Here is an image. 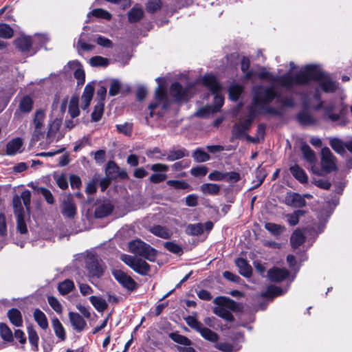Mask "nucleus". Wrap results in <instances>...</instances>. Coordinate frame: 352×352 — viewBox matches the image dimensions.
Listing matches in <instances>:
<instances>
[{"label":"nucleus","mask_w":352,"mask_h":352,"mask_svg":"<svg viewBox=\"0 0 352 352\" xmlns=\"http://www.w3.org/2000/svg\"><path fill=\"white\" fill-rule=\"evenodd\" d=\"M290 241L292 247L297 248L305 241V236L300 230H296L292 234Z\"/></svg>","instance_id":"obj_37"},{"label":"nucleus","mask_w":352,"mask_h":352,"mask_svg":"<svg viewBox=\"0 0 352 352\" xmlns=\"http://www.w3.org/2000/svg\"><path fill=\"white\" fill-rule=\"evenodd\" d=\"M144 11L139 6H134L128 13V19L130 23H135L142 19Z\"/></svg>","instance_id":"obj_30"},{"label":"nucleus","mask_w":352,"mask_h":352,"mask_svg":"<svg viewBox=\"0 0 352 352\" xmlns=\"http://www.w3.org/2000/svg\"><path fill=\"white\" fill-rule=\"evenodd\" d=\"M0 334L2 338L6 341H10L13 338L10 329L4 323L0 324Z\"/></svg>","instance_id":"obj_52"},{"label":"nucleus","mask_w":352,"mask_h":352,"mask_svg":"<svg viewBox=\"0 0 352 352\" xmlns=\"http://www.w3.org/2000/svg\"><path fill=\"white\" fill-rule=\"evenodd\" d=\"M104 112V102L98 101L94 107V110L91 113L92 120L97 122L100 120Z\"/></svg>","instance_id":"obj_46"},{"label":"nucleus","mask_w":352,"mask_h":352,"mask_svg":"<svg viewBox=\"0 0 352 352\" xmlns=\"http://www.w3.org/2000/svg\"><path fill=\"white\" fill-rule=\"evenodd\" d=\"M284 293L283 289L274 285H270L267 290L261 294V296L264 298H274V296L282 295Z\"/></svg>","instance_id":"obj_40"},{"label":"nucleus","mask_w":352,"mask_h":352,"mask_svg":"<svg viewBox=\"0 0 352 352\" xmlns=\"http://www.w3.org/2000/svg\"><path fill=\"white\" fill-rule=\"evenodd\" d=\"M156 81L158 83V87L155 90V97L153 102L148 106L150 117H153L155 114L162 116L170 104L166 89L162 85L163 79L157 78Z\"/></svg>","instance_id":"obj_4"},{"label":"nucleus","mask_w":352,"mask_h":352,"mask_svg":"<svg viewBox=\"0 0 352 352\" xmlns=\"http://www.w3.org/2000/svg\"><path fill=\"white\" fill-rule=\"evenodd\" d=\"M285 202L287 206L294 208H301L306 205L305 197L296 192H288L285 197Z\"/></svg>","instance_id":"obj_17"},{"label":"nucleus","mask_w":352,"mask_h":352,"mask_svg":"<svg viewBox=\"0 0 352 352\" xmlns=\"http://www.w3.org/2000/svg\"><path fill=\"white\" fill-rule=\"evenodd\" d=\"M94 92V87L93 84H87L85 86L83 94L81 96V108L83 110H86L89 107L93 98Z\"/></svg>","instance_id":"obj_21"},{"label":"nucleus","mask_w":352,"mask_h":352,"mask_svg":"<svg viewBox=\"0 0 352 352\" xmlns=\"http://www.w3.org/2000/svg\"><path fill=\"white\" fill-rule=\"evenodd\" d=\"M34 318L39 327L43 329L48 328V321L45 314L39 309H36L33 314Z\"/></svg>","instance_id":"obj_33"},{"label":"nucleus","mask_w":352,"mask_h":352,"mask_svg":"<svg viewBox=\"0 0 352 352\" xmlns=\"http://www.w3.org/2000/svg\"><path fill=\"white\" fill-rule=\"evenodd\" d=\"M203 232L204 226L200 223L189 224L186 227V233L190 235L198 236L201 234Z\"/></svg>","instance_id":"obj_43"},{"label":"nucleus","mask_w":352,"mask_h":352,"mask_svg":"<svg viewBox=\"0 0 352 352\" xmlns=\"http://www.w3.org/2000/svg\"><path fill=\"white\" fill-rule=\"evenodd\" d=\"M170 337L174 342L177 343L187 346L191 344V341L188 338L179 333H172L170 335Z\"/></svg>","instance_id":"obj_56"},{"label":"nucleus","mask_w":352,"mask_h":352,"mask_svg":"<svg viewBox=\"0 0 352 352\" xmlns=\"http://www.w3.org/2000/svg\"><path fill=\"white\" fill-rule=\"evenodd\" d=\"M58 290L59 293L65 296L75 289V285L73 280L65 279L58 285Z\"/></svg>","instance_id":"obj_29"},{"label":"nucleus","mask_w":352,"mask_h":352,"mask_svg":"<svg viewBox=\"0 0 352 352\" xmlns=\"http://www.w3.org/2000/svg\"><path fill=\"white\" fill-rule=\"evenodd\" d=\"M203 84L207 87L211 92L214 94V105L206 106L199 109L195 115L197 117L205 118L210 114L217 112L223 104L224 98L219 92L221 86L217 80V78L212 74H208L202 78Z\"/></svg>","instance_id":"obj_3"},{"label":"nucleus","mask_w":352,"mask_h":352,"mask_svg":"<svg viewBox=\"0 0 352 352\" xmlns=\"http://www.w3.org/2000/svg\"><path fill=\"white\" fill-rule=\"evenodd\" d=\"M208 179L212 181H223L226 179V172L214 170L208 175Z\"/></svg>","instance_id":"obj_63"},{"label":"nucleus","mask_w":352,"mask_h":352,"mask_svg":"<svg viewBox=\"0 0 352 352\" xmlns=\"http://www.w3.org/2000/svg\"><path fill=\"white\" fill-rule=\"evenodd\" d=\"M257 75L259 78L280 85L288 91H293L296 86L306 85L312 80L316 81L317 86L314 88L312 96L307 93L301 94L304 105L311 107L316 110L323 107V102L321 101V90L330 93L336 91L338 87L336 82L316 65H307L294 75L288 72L282 76H274L265 69H262Z\"/></svg>","instance_id":"obj_1"},{"label":"nucleus","mask_w":352,"mask_h":352,"mask_svg":"<svg viewBox=\"0 0 352 352\" xmlns=\"http://www.w3.org/2000/svg\"><path fill=\"white\" fill-rule=\"evenodd\" d=\"M321 155V166L325 172L330 173L336 168L335 157L329 148H323Z\"/></svg>","instance_id":"obj_13"},{"label":"nucleus","mask_w":352,"mask_h":352,"mask_svg":"<svg viewBox=\"0 0 352 352\" xmlns=\"http://www.w3.org/2000/svg\"><path fill=\"white\" fill-rule=\"evenodd\" d=\"M116 128L120 133H123L125 135H130L132 132L133 124L124 122L123 124H117Z\"/></svg>","instance_id":"obj_57"},{"label":"nucleus","mask_w":352,"mask_h":352,"mask_svg":"<svg viewBox=\"0 0 352 352\" xmlns=\"http://www.w3.org/2000/svg\"><path fill=\"white\" fill-rule=\"evenodd\" d=\"M161 6V0H150L146 4V10L153 13L160 9Z\"/></svg>","instance_id":"obj_59"},{"label":"nucleus","mask_w":352,"mask_h":352,"mask_svg":"<svg viewBox=\"0 0 352 352\" xmlns=\"http://www.w3.org/2000/svg\"><path fill=\"white\" fill-rule=\"evenodd\" d=\"M194 85H190L184 88L179 82H174L170 87V95L177 101H186L195 93Z\"/></svg>","instance_id":"obj_8"},{"label":"nucleus","mask_w":352,"mask_h":352,"mask_svg":"<svg viewBox=\"0 0 352 352\" xmlns=\"http://www.w3.org/2000/svg\"><path fill=\"white\" fill-rule=\"evenodd\" d=\"M89 300L94 308L99 312H102L107 309L108 305L105 300L99 296H91Z\"/></svg>","instance_id":"obj_35"},{"label":"nucleus","mask_w":352,"mask_h":352,"mask_svg":"<svg viewBox=\"0 0 352 352\" xmlns=\"http://www.w3.org/2000/svg\"><path fill=\"white\" fill-rule=\"evenodd\" d=\"M292 175L301 184H306L308 182V177L304 170L298 165L295 164L289 168Z\"/></svg>","instance_id":"obj_25"},{"label":"nucleus","mask_w":352,"mask_h":352,"mask_svg":"<svg viewBox=\"0 0 352 352\" xmlns=\"http://www.w3.org/2000/svg\"><path fill=\"white\" fill-rule=\"evenodd\" d=\"M52 324L56 337L58 338L61 341H64L66 338V333L65 328L63 327L61 322L58 318H55L52 319Z\"/></svg>","instance_id":"obj_27"},{"label":"nucleus","mask_w":352,"mask_h":352,"mask_svg":"<svg viewBox=\"0 0 352 352\" xmlns=\"http://www.w3.org/2000/svg\"><path fill=\"white\" fill-rule=\"evenodd\" d=\"M129 251L150 261L155 259L157 251L141 240H134L129 243Z\"/></svg>","instance_id":"obj_6"},{"label":"nucleus","mask_w":352,"mask_h":352,"mask_svg":"<svg viewBox=\"0 0 352 352\" xmlns=\"http://www.w3.org/2000/svg\"><path fill=\"white\" fill-rule=\"evenodd\" d=\"M256 111H257L258 113L259 110L258 109H255L254 107V103L252 104V106L250 109V117L245 120L244 121L236 124L232 129V138H241L245 135V132L247 130L249 129V128L252 125V120L254 117L255 116Z\"/></svg>","instance_id":"obj_11"},{"label":"nucleus","mask_w":352,"mask_h":352,"mask_svg":"<svg viewBox=\"0 0 352 352\" xmlns=\"http://www.w3.org/2000/svg\"><path fill=\"white\" fill-rule=\"evenodd\" d=\"M186 151L184 149H179L177 151H170L168 153L166 160L170 162L175 161L182 158L186 155Z\"/></svg>","instance_id":"obj_53"},{"label":"nucleus","mask_w":352,"mask_h":352,"mask_svg":"<svg viewBox=\"0 0 352 352\" xmlns=\"http://www.w3.org/2000/svg\"><path fill=\"white\" fill-rule=\"evenodd\" d=\"M45 111L43 109H36L32 120V126H33V137L36 140H39L40 139L44 138L45 131H43V128L45 126Z\"/></svg>","instance_id":"obj_10"},{"label":"nucleus","mask_w":352,"mask_h":352,"mask_svg":"<svg viewBox=\"0 0 352 352\" xmlns=\"http://www.w3.org/2000/svg\"><path fill=\"white\" fill-rule=\"evenodd\" d=\"M61 212L66 218L72 219L76 214V207L69 197L63 200L61 205Z\"/></svg>","instance_id":"obj_18"},{"label":"nucleus","mask_w":352,"mask_h":352,"mask_svg":"<svg viewBox=\"0 0 352 352\" xmlns=\"http://www.w3.org/2000/svg\"><path fill=\"white\" fill-rule=\"evenodd\" d=\"M166 184L176 189H186L189 187V184L184 181L168 180Z\"/></svg>","instance_id":"obj_60"},{"label":"nucleus","mask_w":352,"mask_h":352,"mask_svg":"<svg viewBox=\"0 0 352 352\" xmlns=\"http://www.w3.org/2000/svg\"><path fill=\"white\" fill-rule=\"evenodd\" d=\"M214 302L217 305L213 309L214 314L230 322L234 320L230 311L237 309L238 305L235 301L229 298L219 296L214 300Z\"/></svg>","instance_id":"obj_5"},{"label":"nucleus","mask_w":352,"mask_h":352,"mask_svg":"<svg viewBox=\"0 0 352 352\" xmlns=\"http://www.w3.org/2000/svg\"><path fill=\"white\" fill-rule=\"evenodd\" d=\"M12 204L15 216L25 214L23 208L22 206L21 200L19 196L16 195L13 197Z\"/></svg>","instance_id":"obj_51"},{"label":"nucleus","mask_w":352,"mask_h":352,"mask_svg":"<svg viewBox=\"0 0 352 352\" xmlns=\"http://www.w3.org/2000/svg\"><path fill=\"white\" fill-rule=\"evenodd\" d=\"M120 258L124 263L140 274L146 275L150 271L149 265L142 259L127 254L121 255Z\"/></svg>","instance_id":"obj_9"},{"label":"nucleus","mask_w":352,"mask_h":352,"mask_svg":"<svg viewBox=\"0 0 352 352\" xmlns=\"http://www.w3.org/2000/svg\"><path fill=\"white\" fill-rule=\"evenodd\" d=\"M68 315L69 321L76 331L81 332L85 329L87 322L80 314L70 311Z\"/></svg>","instance_id":"obj_19"},{"label":"nucleus","mask_w":352,"mask_h":352,"mask_svg":"<svg viewBox=\"0 0 352 352\" xmlns=\"http://www.w3.org/2000/svg\"><path fill=\"white\" fill-rule=\"evenodd\" d=\"M185 321L190 327L199 333L201 337L205 340L211 342H217L219 340L218 334L204 327L195 316H188L185 318Z\"/></svg>","instance_id":"obj_7"},{"label":"nucleus","mask_w":352,"mask_h":352,"mask_svg":"<svg viewBox=\"0 0 352 352\" xmlns=\"http://www.w3.org/2000/svg\"><path fill=\"white\" fill-rule=\"evenodd\" d=\"M265 228L275 236L280 235L285 230L284 226L274 223H266L265 224Z\"/></svg>","instance_id":"obj_42"},{"label":"nucleus","mask_w":352,"mask_h":352,"mask_svg":"<svg viewBox=\"0 0 352 352\" xmlns=\"http://www.w3.org/2000/svg\"><path fill=\"white\" fill-rule=\"evenodd\" d=\"M301 151L302 153L304 159L307 160L309 164H314L316 162V158L315 153L307 144L302 145Z\"/></svg>","instance_id":"obj_38"},{"label":"nucleus","mask_w":352,"mask_h":352,"mask_svg":"<svg viewBox=\"0 0 352 352\" xmlns=\"http://www.w3.org/2000/svg\"><path fill=\"white\" fill-rule=\"evenodd\" d=\"M61 124L62 120L59 118L50 121L46 133V138L49 142H52L54 140L58 142L62 138V135H57Z\"/></svg>","instance_id":"obj_15"},{"label":"nucleus","mask_w":352,"mask_h":352,"mask_svg":"<svg viewBox=\"0 0 352 352\" xmlns=\"http://www.w3.org/2000/svg\"><path fill=\"white\" fill-rule=\"evenodd\" d=\"M22 145L23 142L21 138H17L12 140L7 144L6 154L8 155H14L17 153H21Z\"/></svg>","instance_id":"obj_22"},{"label":"nucleus","mask_w":352,"mask_h":352,"mask_svg":"<svg viewBox=\"0 0 352 352\" xmlns=\"http://www.w3.org/2000/svg\"><path fill=\"white\" fill-rule=\"evenodd\" d=\"M254 91V107L258 109L259 113H265L273 116H278L282 113L278 108H273L267 105L275 98L285 107H293L294 100L292 97H281L278 95L274 85L269 87L257 86Z\"/></svg>","instance_id":"obj_2"},{"label":"nucleus","mask_w":352,"mask_h":352,"mask_svg":"<svg viewBox=\"0 0 352 352\" xmlns=\"http://www.w3.org/2000/svg\"><path fill=\"white\" fill-rule=\"evenodd\" d=\"M306 211L304 210H296L294 213L287 214V221L292 226H296L299 222L300 217L304 216Z\"/></svg>","instance_id":"obj_41"},{"label":"nucleus","mask_w":352,"mask_h":352,"mask_svg":"<svg viewBox=\"0 0 352 352\" xmlns=\"http://www.w3.org/2000/svg\"><path fill=\"white\" fill-rule=\"evenodd\" d=\"M200 189L204 195H217L220 192L221 186L217 184L208 183L201 185Z\"/></svg>","instance_id":"obj_34"},{"label":"nucleus","mask_w":352,"mask_h":352,"mask_svg":"<svg viewBox=\"0 0 352 352\" xmlns=\"http://www.w3.org/2000/svg\"><path fill=\"white\" fill-rule=\"evenodd\" d=\"M78 98L76 96L72 97L69 104V113L71 117L74 118L79 116L80 110L78 107Z\"/></svg>","instance_id":"obj_39"},{"label":"nucleus","mask_w":352,"mask_h":352,"mask_svg":"<svg viewBox=\"0 0 352 352\" xmlns=\"http://www.w3.org/2000/svg\"><path fill=\"white\" fill-rule=\"evenodd\" d=\"M21 201L23 202V204L28 210L29 212L30 207V199H31V192L28 190H25L23 191L20 196Z\"/></svg>","instance_id":"obj_61"},{"label":"nucleus","mask_w":352,"mask_h":352,"mask_svg":"<svg viewBox=\"0 0 352 352\" xmlns=\"http://www.w3.org/2000/svg\"><path fill=\"white\" fill-rule=\"evenodd\" d=\"M250 67V60L248 58L243 57L241 60V69L245 73V78L250 79L252 76V72L248 71Z\"/></svg>","instance_id":"obj_62"},{"label":"nucleus","mask_w":352,"mask_h":352,"mask_svg":"<svg viewBox=\"0 0 352 352\" xmlns=\"http://www.w3.org/2000/svg\"><path fill=\"white\" fill-rule=\"evenodd\" d=\"M86 267L91 276L100 277L103 273L101 265L94 256L88 257L86 259Z\"/></svg>","instance_id":"obj_16"},{"label":"nucleus","mask_w":352,"mask_h":352,"mask_svg":"<svg viewBox=\"0 0 352 352\" xmlns=\"http://www.w3.org/2000/svg\"><path fill=\"white\" fill-rule=\"evenodd\" d=\"M289 274L286 269L273 267L268 270L267 276L271 281L281 282L289 276Z\"/></svg>","instance_id":"obj_20"},{"label":"nucleus","mask_w":352,"mask_h":352,"mask_svg":"<svg viewBox=\"0 0 352 352\" xmlns=\"http://www.w3.org/2000/svg\"><path fill=\"white\" fill-rule=\"evenodd\" d=\"M10 322L16 327H21L23 324L22 315L16 309H11L8 312Z\"/></svg>","instance_id":"obj_32"},{"label":"nucleus","mask_w":352,"mask_h":352,"mask_svg":"<svg viewBox=\"0 0 352 352\" xmlns=\"http://www.w3.org/2000/svg\"><path fill=\"white\" fill-rule=\"evenodd\" d=\"M150 232L154 235L165 239H169L172 236L171 231L162 226H155L151 228Z\"/></svg>","instance_id":"obj_28"},{"label":"nucleus","mask_w":352,"mask_h":352,"mask_svg":"<svg viewBox=\"0 0 352 352\" xmlns=\"http://www.w3.org/2000/svg\"><path fill=\"white\" fill-rule=\"evenodd\" d=\"M116 280L124 288L133 291L136 288V283L133 278L120 270H115L112 272Z\"/></svg>","instance_id":"obj_14"},{"label":"nucleus","mask_w":352,"mask_h":352,"mask_svg":"<svg viewBox=\"0 0 352 352\" xmlns=\"http://www.w3.org/2000/svg\"><path fill=\"white\" fill-rule=\"evenodd\" d=\"M235 263L239 269V272L241 275L245 277H249L251 276L252 267L245 259L239 258L235 261Z\"/></svg>","instance_id":"obj_26"},{"label":"nucleus","mask_w":352,"mask_h":352,"mask_svg":"<svg viewBox=\"0 0 352 352\" xmlns=\"http://www.w3.org/2000/svg\"><path fill=\"white\" fill-rule=\"evenodd\" d=\"M47 302L50 307L57 313L61 314L63 312V306L59 300L54 296H48Z\"/></svg>","instance_id":"obj_55"},{"label":"nucleus","mask_w":352,"mask_h":352,"mask_svg":"<svg viewBox=\"0 0 352 352\" xmlns=\"http://www.w3.org/2000/svg\"><path fill=\"white\" fill-rule=\"evenodd\" d=\"M192 157L197 162H204L208 161L210 158L206 152L200 148H197L194 151Z\"/></svg>","instance_id":"obj_48"},{"label":"nucleus","mask_w":352,"mask_h":352,"mask_svg":"<svg viewBox=\"0 0 352 352\" xmlns=\"http://www.w3.org/2000/svg\"><path fill=\"white\" fill-rule=\"evenodd\" d=\"M298 121L302 125H312L317 122V120L311 113L302 111L297 116Z\"/></svg>","instance_id":"obj_31"},{"label":"nucleus","mask_w":352,"mask_h":352,"mask_svg":"<svg viewBox=\"0 0 352 352\" xmlns=\"http://www.w3.org/2000/svg\"><path fill=\"white\" fill-rule=\"evenodd\" d=\"M109 60L106 58L96 56L89 60V63L93 67H107L109 65Z\"/></svg>","instance_id":"obj_50"},{"label":"nucleus","mask_w":352,"mask_h":352,"mask_svg":"<svg viewBox=\"0 0 352 352\" xmlns=\"http://www.w3.org/2000/svg\"><path fill=\"white\" fill-rule=\"evenodd\" d=\"M347 107L342 102L331 103L324 108V117L333 122L340 120L346 113Z\"/></svg>","instance_id":"obj_12"},{"label":"nucleus","mask_w":352,"mask_h":352,"mask_svg":"<svg viewBox=\"0 0 352 352\" xmlns=\"http://www.w3.org/2000/svg\"><path fill=\"white\" fill-rule=\"evenodd\" d=\"M330 145L338 153L342 155L345 152V143L338 138H333L330 140Z\"/></svg>","instance_id":"obj_44"},{"label":"nucleus","mask_w":352,"mask_h":352,"mask_svg":"<svg viewBox=\"0 0 352 352\" xmlns=\"http://www.w3.org/2000/svg\"><path fill=\"white\" fill-rule=\"evenodd\" d=\"M91 15L98 18L105 19L107 20H109L111 18V15L109 12L103 9L100 8L93 10L91 12H89L87 14V17H90Z\"/></svg>","instance_id":"obj_54"},{"label":"nucleus","mask_w":352,"mask_h":352,"mask_svg":"<svg viewBox=\"0 0 352 352\" xmlns=\"http://www.w3.org/2000/svg\"><path fill=\"white\" fill-rule=\"evenodd\" d=\"M33 108V100L29 96L22 98L19 103V109L23 113H29Z\"/></svg>","instance_id":"obj_36"},{"label":"nucleus","mask_w":352,"mask_h":352,"mask_svg":"<svg viewBox=\"0 0 352 352\" xmlns=\"http://www.w3.org/2000/svg\"><path fill=\"white\" fill-rule=\"evenodd\" d=\"M33 43L34 39L28 36H22L15 41L16 47L23 52H29Z\"/></svg>","instance_id":"obj_23"},{"label":"nucleus","mask_w":352,"mask_h":352,"mask_svg":"<svg viewBox=\"0 0 352 352\" xmlns=\"http://www.w3.org/2000/svg\"><path fill=\"white\" fill-rule=\"evenodd\" d=\"M113 210V206L109 202H103L98 204L95 209L96 218H103L108 216Z\"/></svg>","instance_id":"obj_24"},{"label":"nucleus","mask_w":352,"mask_h":352,"mask_svg":"<svg viewBox=\"0 0 352 352\" xmlns=\"http://www.w3.org/2000/svg\"><path fill=\"white\" fill-rule=\"evenodd\" d=\"M16 229L21 234L28 232L27 224L25 220V214L16 216Z\"/></svg>","instance_id":"obj_47"},{"label":"nucleus","mask_w":352,"mask_h":352,"mask_svg":"<svg viewBox=\"0 0 352 352\" xmlns=\"http://www.w3.org/2000/svg\"><path fill=\"white\" fill-rule=\"evenodd\" d=\"M243 91V87L237 84H232L229 88V96L230 98L236 101L239 98V96Z\"/></svg>","instance_id":"obj_45"},{"label":"nucleus","mask_w":352,"mask_h":352,"mask_svg":"<svg viewBox=\"0 0 352 352\" xmlns=\"http://www.w3.org/2000/svg\"><path fill=\"white\" fill-rule=\"evenodd\" d=\"M190 173L195 177L204 176L208 173V168L206 166H198L192 168Z\"/></svg>","instance_id":"obj_64"},{"label":"nucleus","mask_w":352,"mask_h":352,"mask_svg":"<svg viewBox=\"0 0 352 352\" xmlns=\"http://www.w3.org/2000/svg\"><path fill=\"white\" fill-rule=\"evenodd\" d=\"M12 28L6 23L0 24V37L3 38H10L13 36Z\"/></svg>","instance_id":"obj_49"},{"label":"nucleus","mask_w":352,"mask_h":352,"mask_svg":"<svg viewBox=\"0 0 352 352\" xmlns=\"http://www.w3.org/2000/svg\"><path fill=\"white\" fill-rule=\"evenodd\" d=\"M121 88V83L118 80L113 79L111 82L109 94L111 96H116L119 94Z\"/></svg>","instance_id":"obj_58"}]
</instances>
